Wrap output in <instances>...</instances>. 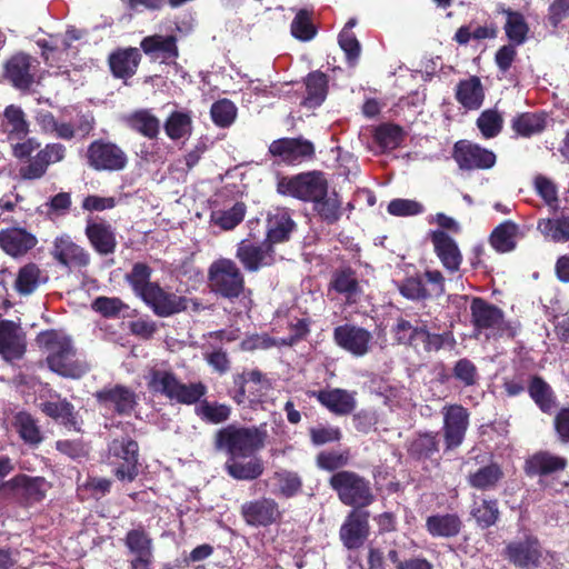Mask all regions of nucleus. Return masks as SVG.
Instances as JSON below:
<instances>
[{"label": "nucleus", "instance_id": "5fc2aeb1", "mask_svg": "<svg viewBox=\"0 0 569 569\" xmlns=\"http://www.w3.org/2000/svg\"><path fill=\"white\" fill-rule=\"evenodd\" d=\"M49 368L64 378L79 379L87 371L88 366L76 358H47Z\"/></svg>", "mask_w": 569, "mask_h": 569}, {"label": "nucleus", "instance_id": "a878e982", "mask_svg": "<svg viewBox=\"0 0 569 569\" xmlns=\"http://www.w3.org/2000/svg\"><path fill=\"white\" fill-rule=\"evenodd\" d=\"M84 233L96 252L108 256L116 251L117 238L112 226L107 221H88Z\"/></svg>", "mask_w": 569, "mask_h": 569}, {"label": "nucleus", "instance_id": "f03ea898", "mask_svg": "<svg viewBox=\"0 0 569 569\" xmlns=\"http://www.w3.org/2000/svg\"><path fill=\"white\" fill-rule=\"evenodd\" d=\"M208 284L212 293L229 301L239 299L246 290L242 271L228 258L217 259L209 266Z\"/></svg>", "mask_w": 569, "mask_h": 569}, {"label": "nucleus", "instance_id": "a211bd4d", "mask_svg": "<svg viewBox=\"0 0 569 569\" xmlns=\"http://www.w3.org/2000/svg\"><path fill=\"white\" fill-rule=\"evenodd\" d=\"M50 254L60 266L68 269H81L90 263L88 251L67 234L54 239Z\"/></svg>", "mask_w": 569, "mask_h": 569}, {"label": "nucleus", "instance_id": "4468645a", "mask_svg": "<svg viewBox=\"0 0 569 569\" xmlns=\"http://www.w3.org/2000/svg\"><path fill=\"white\" fill-rule=\"evenodd\" d=\"M66 147L59 142L47 143L27 163L19 168L22 180H39L43 178L50 164L60 162L66 157Z\"/></svg>", "mask_w": 569, "mask_h": 569}, {"label": "nucleus", "instance_id": "49530a36", "mask_svg": "<svg viewBox=\"0 0 569 569\" xmlns=\"http://www.w3.org/2000/svg\"><path fill=\"white\" fill-rule=\"evenodd\" d=\"M503 472L498 463H489L470 472L467 477V482L470 487L488 491L493 490L499 481L502 479Z\"/></svg>", "mask_w": 569, "mask_h": 569}, {"label": "nucleus", "instance_id": "393cba45", "mask_svg": "<svg viewBox=\"0 0 569 569\" xmlns=\"http://www.w3.org/2000/svg\"><path fill=\"white\" fill-rule=\"evenodd\" d=\"M328 289L345 296L348 306L357 303L362 293L357 272L350 266L333 270Z\"/></svg>", "mask_w": 569, "mask_h": 569}, {"label": "nucleus", "instance_id": "dca6fc26", "mask_svg": "<svg viewBox=\"0 0 569 569\" xmlns=\"http://www.w3.org/2000/svg\"><path fill=\"white\" fill-rule=\"evenodd\" d=\"M443 416V437L447 449L459 447L469 426V412L460 405H446Z\"/></svg>", "mask_w": 569, "mask_h": 569}, {"label": "nucleus", "instance_id": "680f3d73", "mask_svg": "<svg viewBox=\"0 0 569 569\" xmlns=\"http://www.w3.org/2000/svg\"><path fill=\"white\" fill-rule=\"evenodd\" d=\"M472 516L482 528L493 526L499 518L497 500L482 499L479 503L475 502Z\"/></svg>", "mask_w": 569, "mask_h": 569}, {"label": "nucleus", "instance_id": "052dcab7", "mask_svg": "<svg viewBox=\"0 0 569 569\" xmlns=\"http://www.w3.org/2000/svg\"><path fill=\"white\" fill-rule=\"evenodd\" d=\"M400 295L410 301H425L431 297V292L425 286L419 276H410L398 283Z\"/></svg>", "mask_w": 569, "mask_h": 569}, {"label": "nucleus", "instance_id": "cd10ccee", "mask_svg": "<svg viewBox=\"0 0 569 569\" xmlns=\"http://www.w3.org/2000/svg\"><path fill=\"white\" fill-rule=\"evenodd\" d=\"M241 512L246 522L251 526H268L280 516L277 503L266 498L244 503Z\"/></svg>", "mask_w": 569, "mask_h": 569}, {"label": "nucleus", "instance_id": "a18cd8bd", "mask_svg": "<svg viewBox=\"0 0 569 569\" xmlns=\"http://www.w3.org/2000/svg\"><path fill=\"white\" fill-rule=\"evenodd\" d=\"M566 467L567 460L563 457L547 451L538 452L527 461V471L530 475H551L563 470Z\"/></svg>", "mask_w": 569, "mask_h": 569}, {"label": "nucleus", "instance_id": "3c124183", "mask_svg": "<svg viewBox=\"0 0 569 569\" xmlns=\"http://www.w3.org/2000/svg\"><path fill=\"white\" fill-rule=\"evenodd\" d=\"M166 134L171 140H180L192 133V118L190 112L172 111L163 124Z\"/></svg>", "mask_w": 569, "mask_h": 569}, {"label": "nucleus", "instance_id": "de8ad7c7", "mask_svg": "<svg viewBox=\"0 0 569 569\" xmlns=\"http://www.w3.org/2000/svg\"><path fill=\"white\" fill-rule=\"evenodd\" d=\"M290 32L299 41L307 42L312 40L318 32L313 22V11L307 8L299 9L291 21Z\"/></svg>", "mask_w": 569, "mask_h": 569}, {"label": "nucleus", "instance_id": "4c0bfd02", "mask_svg": "<svg viewBox=\"0 0 569 569\" xmlns=\"http://www.w3.org/2000/svg\"><path fill=\"white\" fill-rule=\"evenodd\" d=\"M518 236L519 226L511 220H506L491 231L489 242L497 252L507 253L516 249Z\"/></svg>", "mask_w": 569, "mask_h": 569}, {"label": "nucleus", "instance_id": "bb28decb", "mask_svg": "<svg viewBox=\"0 0 569 569\" xmlns=\"http://www.w3.org/2000/svg\"><path fill=\"white\" fill-rule=\"evenodd\" d=\"M27 351V337L21 326L12 320H0V355L23 356Z\"/></svg>", "mask_w": 569, "mask_h": 569}, {"label": "nucleus", "instance_id": "f8f14e48", "mask_svg": "<svg viewBox=\"0 0 569 569\" xmlns=\"http://www.w3.org/2000/svg\"><path fill=\"white\" fill-rule=\"evenodd\" d=\"M505 557L519 569H537L541 566L542 547L537 537L526 535L507 543Z\"/></svg>", "mask_w": 569, "mask_h": 569}, {"label": "nucleus", "instance_id": "7ed1b4c3", "mask_svg": "<svg viewBox=\"0 0 569 569\" xmlns=\"http://www.w3.org/2000/svg\"><path fill=\"white\" fill-rule=\"evenodd\" d=\"M266 433L257 428L228 426L218 431L216 447L229 458L251 457L263 447Z\"/></svg>", "mask_w": 569, "mask_h": 569}, {"label": "nucleus", "instance_id": "9d476101", "mask_svg": "<svg viewBox=\"0 0 569 569\" xmlns=\"http://www.w3.org/2000/svg\"><path fill=\"white\" fill-rule=\"evenodd\" d=\"M451 157L461 171H486L497 163V154L492 150L467 139L453 143Z\"/></svg>", "mask_w": 569, "mask_h": 569}, {"label": "nucleus", "instance_id": "603ef678", "mask_svg": "<svg viewBox=\"0 0 569 569\" xmlns=\"http://www.w3.org/2000/svg\"><path fill=\"white\" fill-rule=\"evenodd\" d=\"M403 139L405 131L402 127L395 123H382L376 128L373 133L375 142L383 152L397 149Z\"/></svg>", "mask_w": 569, "mask_h": 569}, {"label": "nucleus", "instance_id": "0eeeda50", "mask_svg": "<svg viewBox=\"0 0 569 569\" xmlns=\"http://www.w3.org/2000/svg\"><path fill=\"white\" fill-rule=\"evenodd\" d=\"M150 387L180 403L191 405L197 402L204 393L206 386L201 382L181 383L167 371L154 370L151 373Z\"/></svg>", "mask_w": 569, "mask_h": 569}, {"label": "nucleus", "instance_id": "ea45409f", "mask_svg": "<svg viewBox=\"0 0 569 569\" xmlns=\"http://www.w3.org/2000/svg\"><path fill=\"white\" fill-rule=\"evenodd\" d=\"M311 203L313 211L327 224H335L342 216L341 199L336 191L326 189L325 196L320 194Z\"/></svg>", "mask_w": 569, "mask_h": 569}, {"label": "nucleus", "instance_id": "9b49d317", "mask_svg": "<svg viewBox=\"0 0 569 569\" xmlns=\"http://www.w3.org/2000/svg\"><path fill=\"white\" fill-rule=\"evenodd\" d=\"M268 152L270 156L279 158L287 166H298L315 159L316 147L312 141L301 136L280 138L269 144Z\"/></svg>", "mask_w": 569, "mask_h": 569}, {"label": "nucleus", "instance_id": "aec40b11", "mask_svg": "<svg viewBox=\"0 0 569 569\" xmlns=\"http://www.w3.org/2000/svg\"><path fill=\"white\" fill-rule=\"evenodd\" d=\"M97 402L107 409H112L118 415H130L136 405V393L126 386H107L94 395Z\"/></svg>", "mask_w": 569, "mask_h": 569}, {"label": "nucleus", "instance_id": "473e14b6", "mask_svg": "<svg viewBox=\"0 0 569 569\" xmlns=\"http://www.w3.org/2000/svg\"><path fill=\"white\" fill-rule=\"evenodd\" d=\"M36 342L47 356H70L73 353L71 339L60 330L49 329L38 333Z\"/></svg>", "mask_w": 569, "mask_h": 569}, {"label": "nucleus", "instance_id": "2eb2a0df", "mask_svg": "<svg viewBox=\"0 0 569 569\" xmlns=\"http://www.w3.org/2000/svg\"><path fill=\"white\" fill-rule=\"evenodd\" d=\"M372 333L363 327L345 323L333 329L337 346L353 356H365L370 350Z\"/></svg>", "mask_w": 569, "mask_h": 569}, {"label": "nucleus", "instance_id": "58836bf2", "mask_svg": "<svg viewBox=\"0 0 569 569\" xmlns=\"http://www.w3.org/2000/svg\"><path fill=\"white\" fill-rule=\"evenodd\" d=\"M462 522L455 513H438L427 518V531L436 538H451L461 530Z\"/></svg>", "mask_w": 569, "mask_h": 569}, {"label": "nucleus", "instance_id": "c9c22d12", "mask_svg": "<svg viewBox=\"0 0 569 569\" xmlns=\"http://www.w3.org/2000/svg\"><path fill=\"white\" fill-rule=\"evenodd\" d=\"M306 97L302 101V104L307 108H318L320 107L327 98L328 89H329V78L328 76L320 71L310 72L306 79Z\"/></svg>", "mask_w": 569, "mask_h": 569}, {"label": "nucleus", "instance_id": "09e8293b", "mask_svg": "<svg viewBox=\"0 0 569 569\" xmlns=\"http://www.w3.org/2000/svg\"><path fill=\"white\" fill-rule=\"evenodd\" d=\"M13 426L20 438L30 446H38L43 440L37 420L28 412L20 411L14 416Z\"/></svg>", "mask_w": 569, "mask_h": 569}, {"label": "nucleus", "instance_id": "c03bdc74", "mask_svg": "<svg viewBox=\"0 0 569 569\" xmlns=\"http://www.w3.org/2000/svg\"><path fill=\"white\" fill-rule=\"evenodd\" d=\"M296 228V222L286 211L278 212L269 219L266 243L271 247L276 243L286 242L290 239L291 232Z\"/></svg>", "mask_w": 569, "mask_h": 569}, {"label": "nucleus", "instance_id": "423d86ee", "mask_svg": "<svg viewBox=\"0 0 569 569\" xmlns=\"http://www.w3.org/2000/svg\"><path fill=\"white\" fill-rule=\"evenodd\" d=\"M87 164L94 171L119 172L127 168L126 151L116 142L102 138L93 140L86 151Z\"/></svg>", "mask_w": 569, "mask_h": 569}, {"label": "nucleus", "instance_id": "20e7f679", "mask_svg": "<svg viewBox=\"0 0 569 569\" xmlns=\"http://www.w3.org/2000/svg\"><path fill=\"white\" fill-rule=\"evenodd\" d=\"M326 189H329V182L326 173L320 170L279 177L276 186L279 194L303 202H312L320 194L325 196Z\"/></svg>", "mask_w": 569, "mask_h": 569}, {"label": "nucleus", "instance_id": "13d9d810", "mask_svg": "<svg viewBox=\"0 0 569 569\" xmlns=\"http://www.w3.org/2000/svg\"><path fill=\"white\" fill-rule=\"evenodd\" d=\"M476 124L485 139H492L502 131L503 118L497 109H486L479 114Z\"/></svg>", "mask_w": 569, "mask_h": 569}, {"label": "nucleus", "instance_id": "37998d69", "mask_svg": "<svg viewBox=\"0 0 569 569\" xmlns=\"http://www.w3.org/2000/svg\"><path fill=\"white\" fill-rule=\"evenodd\" d=\"M42 412L48 417L61 421L67 428L79 431L80 423L74 413V407L66 399L46 401L40 405Z\"/></svg>", "mask_w": 569, "mask_h": 569}, {"label": "nucleus", "instance_id": "5701e85b", "mask_svg": "<svg viewBox=\"0 0 569 569\" xmlns=\"http://www.w3.org/2000/svg\"><path fill=\"white\" fill-rule=\"evenodd\" d=\"M142 56L138 48H117L108 56V66L116 79L132 78L139 68Z\"/></svg>", "mask_w": 569, "mask_h": 569}, {"label": "nucleus", "instance_id": "4d7b16f0", "mask_svg": "<svg viewBox=\"0 0 569 569\" xmlns=\"http://www.w3.org/2000/svg\"><path fill=\"white\" fill-rule=\"evenodd\" d=\"M238 109L236 104L227 99L222 98L211 104L210 117L212 122L219 128H229L236 120Z\"/></svg>", "mask_w": 569, "mask_h": 569}, {"label": "nucleus", "instance_id": "e433bc0d", "mask_svg": "<svg viewBox=\"0 0 569 569\" xmlns=\"http://www.w3.org/2000/svg\"><path fill=\"white\" fill-rule=\"evenodd\" d=\"M497 11L506 16L505 32L509 42L520 46L526 42L529 32V26L525 16L520 11L499 6Z\"/></svg>", "mask_w": 569, "mask_h": 569}, {"label": "nucleus", "instance_id": "f704fd0d", "mask_svg": "<svg viewBox=\"0 0 569 569\" xmlns=\"http://www.w3.org/2000/svg\"><path fill=\"white\" fill-rule=\"evenodd\" d=\"M152 268L146 262H136L124 277L136 297L143 300L159 283L151 281Z\"/></svg>", "mask_w": 569, "mask_h": 569}, {"label": "nucleus", "instance_id": "c85d7f7f", "mask_svg": "<svg viewBox=\"0 0 569 569\" xmlns=\"http://www.w3.org/2000/svg\"><path fill=\"white\" fill-rule=\"evenodd\" d=\"M177 41L173 34H152L141 40L140 48L146 54L160 58L163 62L173 61L179 57Z\"/></svg>", "mask_w": 569, "mask_h": 569}, {"label": "nucleus", "instance_id": "ddd939ff", "mask_svg": "<svg viewBox=\"0 0 569 569\" xmlns=\"http://www.w3.org/2000/svg\"><path fill=\"white\" fill-rule=\"evenodd\" d=\"M38 61L24 52L12 54L3 64V78L20 91H29L34 83Z\"/></svg>", "mask_w": 569, "mask_h": 569}, {"label": "nucleus", "instance_id": "412c9836", "mask_svg": "<svg viewBox=\"0 0 569 569\" xmlns=\"http://www.w3.org/2000/svg\"><path fill=\"white\" fill-rule=\"evenodd\" d=\"M471 323L476 331L498 330L503 325V311L481 297H475L470 303Z\"/></svg>", "mask_w": 569, "mask_h": 569}, {"label": "nucleus", "instance_id": "6e6d98bb", "mask_svg": "<svg viewBox=\"0 0 569 569\" xmlns=\"http://www.w3.org/2000/svg\"><path fill=\"white\" fill-rule=\"evenodd\" d=\"M529 395L543 412L556 407V399L550 386L539 377H533L529 385Z\"/></svg>", "mask_w": 569, "mask_h": 569}, {"label": "nucleus", "instance_id": "8fccbe9b", "mask_svg": "<svg viewBox=\"0 0 569 569\" xmlns=\"http://www.w3.org/2000/svg\"><path fill=\"white\" fill-rule=\"evenodd\" d=\"M247 206L242 201H237L230 209L213 210L210 214V221L221 230H233L240 224L246 216Z\"/></svg>", "mask_w": 569, "mask_h": 569}, {"label": "nucleus", "instance_id": "0e129e2a", "mask_svg": "<svg viewBox=\"0 0 569 569\" xmlns=\"http://www.w3.org/2000/svg\"><path fill=\"white\" fill-rule=\"evenodd\" d=\"M126 546L136 557H152V543L142 530H130L126 537Z\"/></svg>", "mask_w": 569, "mask_h": 569}, {"label": "nucleus", "instance_id": "338daca9", "mask_svg": "<svg viewBox=\"0 0 569 569\" xmlns=\"http://www.w3.org/2000/svg\"><path fill=\"white\" fill-rule=\"evenodd\" d=\"M387 211L395 217L417 216L423 212V206L416 200L397 198L389 202Z\"/></svg>", "mask_w": 569, "mask_h": 569}, {"label": "nucleus", "instance_id": "774afa93", "mask_svg": "<svg viewBox=\"0 0 569 569\" xmlns=\"http://www.w3.org/2000/svg\"><path fill=\"white\" fill-rule=\"evenodd\" d=\"M339 46L346 53L350 64H355L359 59L361 47L356 34L350 30H342L338 37Z\"/></svg>", "mask_w": 569, "mask_h": 569}, {"label": "nucleus", "instance_id": "39448f33", "mask_svg": "<svg viewBox=\"0 0 569 569\" xmlns=\"http://www.w3.org/2000/svg\"><path fill=\"white\" fill-rule=\"evenodd\" d=\"M329 483L346 506L363 508L375 499L370 482L353 471H338L331 476Z\"/></svg>", "mask_w": 569, "mask_h": 569}, {"label": "nucleus", "instance_id": "79ce46f5", "mask_svg": "<svg viewBox=\"0 0 569 569\" xmlns=\"http://www.w3.org/2000/svg\"><path fill=\"white\" fill-rule=\"evenodd\" d=\"M243 458H228L224 469L230 477L237 480H253L263 472L262 461L257 457H251L248 461Z\"/></svg>", "mask_w": 569, "mask_h": 569}, {"label": "nucleus", "instance_id": "bf43d9fd", "mask_svg": "<svg viewBox=\"0 0 569 569\" xmlns=\"http://www.w3.org/2000/svg\"><path fill=\"white\" fill-rule=\"evenodd\" d=\"M40 273V268L33 262L21 267L14 282L16 290L23 296L31 295L39 286Z\"/></svg>", "mask_w": 569, "mask_h": 569}, {"label": "nucleus", "instance_id": "72a5a7b5", "mask_svg": "<svg viewBox=\"0 0 569 569\" xmlns=\"http://www.w3.org/2000/svg\"><path fill=\"white\" fill-rule=\"evenodd\" d=\"M456 100L468 110L479 109L485 100V90L477 76L460 80L456 88Z\"/></svg>", "mask_w": 569, "mask_h": 569}, {"label": "nucleus", "instance_id": "4be33fe9", "mask_svg": "<svg viewBox=\"0 0 569 569\" xmlns=\"http://www.w3.org/2000/svg\"><path fill=\"white\" fill-rule=\"evenodd\" d=\"M38 244L37 237L21 227H12L0 231V247L9 256H26Z\"/></svg>", "mask_w": 569, "mask_h": 569}, {"label": "nucleus", "instance_id": "f3484780", "mask_svg": "<svg viewBox=\"0 0 569 569\" xmlns=\"http://www.w3.org/2000/svg\"><path fill=\"white\" fill-rule=\"evenodd\" d=\"M236 258L246 271L257 272L261 268L274 263V249L264 241L262 243H253L249 240H242L237 246Z\"/></svg>", "mask_w": 569, "mask_h": 569}, {"label": "nucleus", "instance_id": "f257e3e1", "mask_svg": "<svg viewBox=\"0 0 569 569\" xmlns=\"http://www.w3.org/2000/svg\"><path fill=\"white\" fill-rule=\"evenodd\" d=\"M391 333L398 345L411 347L417 352H451L457 345L451 330L440 333L428 330L427 325L413 326L405 318H398L391 328Z\"/></svg>", "mask_w": 569, "mask_h": 569}, {"label": "nucleus", "instance_id": "69168bd1", "mask_svg": "<svg viewBox=\"0 0 569 569\" xmlns=\"http://www.w3.org/2000/svg\"><path fill=\"white\" fill-rule=\"evenodd\" d=\"M92 309L104 318H117L128 309V306L118 297H97L91 305Z\"/></svg>", "mask_w": 569, "mask_h": 569}, {"label": "nucleus", "instance_id": "1a4fd4ad", "mask_svg": "<svg viewBox=\"0 0 569 569\" xmlns=\"http://www.w3.org/2000/svg\"><path fill=\"white\" fill-rule=\"evenodd\" d=\"M139 446L130 438L113 439L108 446L109 463L121 481H133L138 476Z\"/></svg>", "mask_w": 569, "mask_h": 569}, {"label": "nucleus", "instance_id": "6ab92c4d", "mask_svg": "<svg viewBox=\"0 0 569 569\" xmlns=\"http://www.w3.org/2000/svg\"><path fill=\"white\" fill-rule=\"evenodd\" d=\"M429 237L433 246V251L442 267L449 273L458 272L462 264L463 257L457 241L440 229L431 231Z\"/></svg>", "mask_w": 569, "mask_h": 569}, {"label": "nucleus", "instance_id": "864d4df0", "mask_svg": "<svg viewBox=\"0 0 569 569\" xmlns=\"http://www.w3.org/2000/svg\"><path fill=\"white\" fill-rule=\"evenodd\" d=\"M6 130L9 138L23 140L29 133V123L26 119L23 110L14 104H10L3 112Z\"/></svg>", "mask_w": 569, "mask_h": 569}, {"label": "nucleus", "instance_id": "2f4dec72", "mask_svg": "<svg viewBox=\"0 0 569 569\" xmlns=\"http://www.w3.org/2000/svg\"><path fill=\"white\" fill-rule=\"evenodd\" d=\"M547 113L540 112H520L510 121V128L516 137L531 138L540 134L547 128Z\"/></svg>", "mask_w": 569, "mask_h": 569}, {"label": "nucleus", "instance_id": "6e6552de", "mask_svg": "<svg viewBox=\"0 0 569 569\" xmlns=\"http://www.w3.org/2000/svg\"><path fill=\"white\" fill-rule=\"evenodd\" d=\"M152 312L159 318H169L187 311L190 306L193 312L201 310L202 305L197 299L166 290L158 283L152 291L142 300Z\"/></svg>", "mask_w": 569, "mask_h": 569}, {"label": "nucleus", "instance_id": "c756f323", "mask_svg": "<svg viewBox=\"0 0 569 569\" xmlns=\"http://www.w3.org/2000/svg\"><path fill=\"white\" fill-rule=\"evenodd\" d=\"M317 400L336 415L346 416L357 406L356 393L345 389H329L313 392Z\"/></svg>", "mask_w": 569, "mask_h": 569}, {"label": "nucleus", "instance_id": "a19ab883", "mask_svg": "<svg viewBox=\"0 0 569 569\" xmlns=\"http://www.w3.org/2000/svg\"><path fill=\"white\" fill-rule=\"evenodd\" d=\"M128 127L139 134L153 140L160 132V120L148 109L136 110L126 118Z\"/></svg>", "mask_w": 569, "mask_h": 569}, {"label": "nucleus", "instance_id": "b1692460", "mask_svg": "<svg viewBox=\"0 0 569 569\" xmlns=\"http://www.w3.org/2000/svg\"><path fill=\"white\" fill-rule=\"evenodd\" d=\"M14 496L27 505H32L44 499L50 488L49 482L42 477H29L19 475L7 482Z\"/></svg>", "mask_w": 569, "mask_h": 569}, {"label": "nucleus", "instance_id": "7c9ffc66", "mask_svg": "<svg viewBox=\"0 0 569 569\" xmlns=\"http://www.w3.org/2000/svg\"><path fill=\"white\" fill-rule=\"evenodd\" d=\"M368 530L367 515L352 511L340 528V539L348 549H356L363 545Z\"/></svg>", "mask_w": 569, "mask_h": 569}, {"label": "nucleus", "instance_id": "e2e57ef3", "mask_svg": "<svg viewBox=\"0 0 569 569\" xmlns=\"http://www.w3.org/2000/svg\"><path fill=\"white\" fill-rule=\"evenodd\" d=\"M533 188L548 207H558V187L550 178L543 174H537L533 179Z\"/></svg>", "mask_w": 569, "mask_h": 569}]
</instances>
